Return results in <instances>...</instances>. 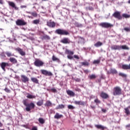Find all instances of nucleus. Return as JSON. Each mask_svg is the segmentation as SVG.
Here are the masks:
<instances>
[{
    "mask_svg": "<svg viewBox=\"0 0 130 130\" xmlns=\"http://www.w3.org/2000/svg\"><path fill=\"white\" fill-rule=\"evenodd\" d=\"M75 81L76 82H81V79H80V78H76V79H75Z\"/></svg>",
    "mask_w": 130,
    "mask_h": 130,
    "instance_id": "13d9d810",
    "label": "nucleus"
},
{
    "mask_svg": "<svg viewBox=\"0 0 130 130\" xmlns=\"http://www.w3.org/2000/svg\"><path fill=\"white\" fill-rule=\"evenodd\" d=\"M45 107H51L52 106V103L50 101H47L44 104Z\"/></svg>",
    "mask_w": 130,
    "mask_h": 130,
    "instance_id": "aec40b11",
    "label": "nucleus"
},
{
    "mask_svg": "<svg viewBox=\"0 0 130 130\" xmlns=\"http://www.w3.org/2000/svg\"><path fill=\"white\" fill-rule=\"evenodd\" d=\"M121 69L122 70H124L125 71H127L130 70V63L129 64H122Z\"/></svg>",
    "mask_w": 130,
    "mask_h": 130,
    "instance_id": "2eb2a0df",
    "label": "nucleus"
},
{
    "mask_svg": "<svg viewBox=\"0 0 130 130\" xmlns=\"http://www.w3.org/2000/svg\"><path fill=\"white\" fill-rule=\"evenodd\" d=\"M67 57L69 59H73L74 57L72 56V55H67Z\"/></svg>",
    "mask_w": 130,
    "mask_h": 130,
    "instance_id": "3c124183",
    "label": "nucleus"
},
{
    "mask_svg": "<svg viewBox=\"0 0 130 130\" xmlns=\"http://www.w3.org/2000/svg\"><path fill=\"white\" fill-rule=\"evenodd\" d=\"M26 97L28 99H33L35 98V96L30 94L29 93L27 94V95L26 96Z\"/></svg>",
    "mask_w": 130,
    "mask_h": 130,
    "instance_id": "e433bc0d",
    "label": "nucleus"
},
{
    "mask_svg": "<svg viewBox=\"0 0 130 130\" xmlns=\"http://www.w3.org/2000/svg\"><path fill=\"white\" fill-rule=\"evenodd\" d=\"M112 16L115 19H117L118 20H122V16L120 14V12L119 11H116L113 14Z\"/></svg>",
    "mask_w": 130,
    "mask_h": 130,
    "instance_id": "0eeeda50",
    "label": "nucleus"
},
{
    "mask_svg": "<svg viewBox=\"0 0 130 130\" xmlns=\"http://www.w3.org/2000/svg\"><path fill=\"white\" fill-rule=\"evenodd\" d=\"M117 73H118L117 71L116 70V69H111L110 70V73L111 74L116 75V74H117Z\"/></svg>",
    "mask_w": 130,
    "mask_h": 130,
    "instance_id": "72a5a7b5",
    "label": "nucleus"
},
{
    "mask_svg": "<svg viewBox=\"0 0 130 130\" xmlns=\"http://www.w3.org/2000/svg\"><path fill=\"white\" fill-rule=\"evenodd\" d=\"M60 42L63 44H70L71 43V40H70L69 38H63L60 40Z\"/></svg>",
    "mask_w": 130,
    "mask_h": 130,
    "instance_id": "f8f14e48",
    "label": "nucleus"
},
{
    "mask_svg": "<svg viewBox=\"0 0 130 130\" xmlns=\"http://www.w3.org/2000/svg\"><path fill=\"white\" fill-rule=\"evenodd\" d=\"M9 66H10L9 63L6 62H2L0 63V67L4 72H6V67H9Z\"/></svg>",
    "mask_w": 130,
    "mask_h": 130,
    "instance_id": "ddd939ff",
    "label": "nucleus"
},
{
    "mask_svg": "<svg viewBox=\"0 0 130 130\" xmlns=\"http://www.w3.org/2000/svg\"><path fill=\"white\" fill-rule=\"evenodd\" d=\"M100 26L101 27H102L103 28H111L113 27V24L111 23H109L108 22H102L100 24Z\"/></svg>",
    "mask_w": 130,
    "mask_h": 130,
    "instance_id": "39448f33",
    "label": "nucleus"
},
{
    "mask_svg": "<svg viewBox=\"0 0 130 130\" xmlns=\"http://www.w3.org/2000/svg\"><path fill=\"white\" fill-rule=\"evenodd\" d=\"M95 127H96L98 129L105 130V129H106V128H107V127L102 125H99V124L95 125Z\"/></svg>",
    "mask_w": 130,
    "mask_h": 130,
    "instance_id": "a211bd4d",
    "label": "nucleus"
},
{
    "mask_svg": "<svg viewBox=\"0 0 130 130\" xmlns=\"http://www.w3.org/2000/svg\"><path fill=\"white\" fill-rule=\"evenodd\" d=\"M47 26L49 27L50 28H55V26H56V23L54 22V21H51V20L47 22Z\"/></svg>",
    "mask_w": 130,
    "mask_h": 130,
    "instance_id": "1a4fd4ad",
    "label": "nucleus"
},
{
    "mask_svg": "<svg viewBox=\"0 0 130 130\" xmlns=\"http://www.w3.org/2000/svg\"><path fill=\"white\" fill-rule=\"evenodd\" d=\"M16 2H22V0H15Z\"/></svg>",
    "mask_w": 130,
    "mask_h": 130,
    "instance_id": "69168bd1",
    "label": "nucleus"
},
{
    "mask_svg": "<svg viewBox=\"0 0 130 130\" xmlns=\"http://www.w3.org/2000/svg\"><path fill=\"white\" fill-rule=\"evenodd\" d=\"M15 23L17 26H25L27 25V22L23 19H17Z\"/></svg>",
    "mask_w": 130,
    "mask_h": 130,
    "instance_id": "423d86ee",
    "label": "nucleus"
},
{
    "mask_svg": "<svg viewBox=\"0 0 130 130\" xmlns=\"http://www.w3.org/2000/svg\"><path fill=\"white\" fill-rule=\"evenodd\" d=\"M16 51H17L20 55L22 56H24V55H26V52L25 51H23L22 49L21 48L18 47L15 49Z\"/></svg>",
    "mask_w": 130,
    "mask_h": 130,
    "instance_id": "9d476101",
    "label": "nucleus"
},
{
    "mask_svg": "<svg viewBox=\"0 0 130 130\" xmlns=\"http://www.w3.org/2000/svg\"><path fill=\"white\" fill-rule=\"evenodd\" d=\"M32 23H33V24L37 25V24H39V23H40V20H39V19L34 20H33Z\"/></svg>",
    "mask_w": 130,
    "mask_h": 130,
    "instance_id": "4c0bfd02",
    "label": "nucleus"
},
{
    "mask_svg": "<svg viewBox=\"0 0 130 130\" xmlns=\"http://www.w3.org/2000/svg\"><path fill=\"white\" fill-rule=\"evenodd\" d=\"M113 95L114 96L121 95V88L119 86H116L114 88Z\"/></svg>",
    "mask_w": 130,
    "mask_h": 130,
    "instance_id": "20e7f679",
    "label": "nucleus"
},
{
    "mask_svg": "<svg viewBox=\"0 0 130 130\" xmlns=\"http://www.w3.org/2000/svg\"><path fill=\"white\" fill-rule=\"evenodd\" d=\"M128 4H130V0L128 1Z\"/></svg>",
    "mask_w": 130,
    "mask_h": 130,
    "instance_id": "774afa93",
    "label": "nucleus"
},
{
    "mask_svg": "<svg viewBox=\"0 0 130 130\" xmlns=\"http://www.w3.org/2000/svg\"><path fill=\"white\" fill-rule=\"evenodd\" d=\"M22 103L24 106H26L25 110L29 112L30 111L31 109H34L35 108V104L34 103H30L29 104L27 103V100H23L22 101Z\"/></svg>",
    "mask_w": 130,
    "mask_h": 130,
    "instance_id": "f257e3e1",
    "label": "nucleus"
},
{
    "mask_svg": "<svg viewBox=\"0 0 130 130\" xmlns=\"http://www.w3.org/2000/svg\"><path fill=\"white\" fill-rule=\"evenodd\" d=\"M103 44L102 43V42H98L97 43H96L94 44V46H95V47H100V46H102V45Z\"/></svg>",
    "mask_w": 130,
    "mask_h": 130,
    "instance_id": "2f4dec72",
    "label": "nucleus"
},
{
    "mask_svg": "<svg viewBox=\"0 0 130 130\" xmlns=\"http://www.w3.org/2000/svg\"><path fill=\"white\" fill-rule=\"evenodd\" d=\"M42 40H50V37L47 35H45L42 37Z\"/></svg>",
    "mask_w": 130,
    "mask_h": 130,
    "instance_id": "b1692460",
    "label": "nucleus"
},
{
    "mask_svg": "<svg viewBox=\"0 0 130 130\" xmlns=\"http://www.w3.org/2000/svg\"><path fill=\"white\" fill-rule=\"evenodd\" d=\"M30 80L35 84H39V80H38V79L35 77H31Z\"/></svg>",
    "mask_w": 130,
    "mask_h": 130,
    "instance_id": "5701e85b",
    "label": "nucleus"
},
{
    "mask_svg": "<svg viewBox=\"0 0 130 130\" xmlns=\"http://www.w3.org/2000/svg\"><path fill=\"white\" fill-rule=\"evenodd\" d=\"M4 90L5 91V92H6L7 93H10L11 92V90H10L9 88H8V87H6L4 89Z\"/></svg>",
    "mask_w": 130,
    "mask_h": 130,
    "instance_id": "09e8293b",
    "label": "nucleus"
},
{
    "mask_svg": "<svg viewBox=\"0 0 130 130\" xmlns=\"http://www.w3.org/2000/svg\"><path fill=\"white\" fill-rule=\"evenodd\" d=\"M34 64L37 68H41L44 66V62H43L40 59L36 58L35 61L34 62Z\"/></svg>",
    "mask_w": 130,
    "mask_h": 130,
    "instance_id": "7ed1b4c3",
    "label": "nucleus"
},
{
    "mask_svg": "<svg viewBox=\"0 0 130 130\" xmlns=\"http://www.w3.org/2000/svg\"><path fill=\"white\" fill-rule=\"evenodd\" d=\"M21 9H26L27 8V6L25 5H22L20 6Z\"/></svg>",
    "mask_w": 130,
    "mask_h": 130,
    "instance_id": "5fc2aeb1",
    "label": "nucleus"
},
{
    "mask_svg": "<svg viewBox=\"0 0 130 130\" xmlns=\"http://www.w3.org/2000/svg\"><path fill=\"white\" fill-rule=\"evenodd\" d=\"M83 72L85 74H88L89 73V71L88 70H84Z\"/></svg>",
    "mask_w": 130,
    "mask_h": 130,
    "instance_id": "6e6d98bb",
    "label": "nucleus"
},
{
    "mask_svg": "<svg viewBox=\"0 0 130 130\" xmlns=\"http://www.w3.org/2000/svg\"><path fill=\"white\" fill-rule=\"evenodd\" d=\"M129 109H130V106L127 107V108H124V110H125L124 112H125L126 115H127V116H128V115H130Z\"/></svg>",
    "mask_w": 130,
    "mask_h": 130,
    "instance_id": "412c9836",
    "label": "nucleus"
},
{
    "mask_svg": "<svg viewBox=\"0 0 130 130\" xmlns=\"http://www.w3.org/2000/svg\"><path fill=\"white\" fill-rule=\"evenodd\" d=\"M91 108L94 110L96 107L94 106H91Z\"/></svg>",
    "mask_w": 130,
    "mask_h": 130,
    "instance_id": "052dcab7",
    "label": "nucleus"
},
{
    "mask_svg": "<svg viewBox=\"0 0 130 130\" xmlns=\"http://www.w3.org/2000/svg\"><path fill=\"white\" fill-rule=\"evenodd\" d=\"M130 127V124H128V125H126V128H128Z\"/></svg>",
    "mask_w": 130,
    "mask_h": 130,
    "instance_id": "bf43d9fd",
    "label": "nucleus"
},
{
    "mask_svg": "<svg viewBox=\"0 0 130 130\" xmlns=\"http://www.w3.org/2000/svg\"><path fill=\"white\" fill-rule=\"evenodd\" d=\"M5 54H6V55L8 57H10L11 56H14V54H12V53L10 52H6L5 53Z\"/></svg>",
    "mask_w": 130,
    "mask_h": 130,
    "instance_id": "58836bf2",
    "label": "nucleus"
},
{
    "mask_svg": "<svg viewBox=\"0 0 130 130\" xmlns=\"http://www.w3.org/2000/svg\"><path fill=\"white\" fill-rule=\"evenodd\" d=\"M43 102L44 101L43 100H42L41 101H39L37 103V105L38 106H42V105H43Z\"/></svg>",
    "mask_w": 130,
    "mask_h": 130,
    "instance_id": "7c9ffc66",
    "label": "nucleus"
},
{
    "mask_svg": "<svg viewBox=\"0 0 130 130\" xmlns=\"http://www.w3.org/2000/svg\"><path fill=\"white\" fill-rule=\"evenodd\" d=\"M3 124L2 123V122H0V127H2L3 126Z\"/></svg>",
    "mask_w": 130,
    "mask_h": 130,
    "instance_id": "0e129e2a",
    "label": "nucleus"
},
{
    "mask_svg": "<svg viewBox=\"0 0 130 130\" xmlns=\"http://www.w3.org/2000/svg\"><path fill=\"white\" fill-rule=\"evenodd\" d=\"M52 59L53 61L59 60V59L58 58H56V57H55L54 55L52 56Z\"/></svg>",
    "mask_w": 130,
    "mask_h": 130,
    "instance_id": "c03bdc74",
    "label": "nucleus"
},
{
    "mask_svg": "<svg viewBox=\"0 0 130 130\" xmlns=\"http://www.w3.org/2000/svg\"><path fill=\"white\" fill-rule=\"evenodd\" d=\"M41 73L42 75H44V76H48L49 77H51V76H53L52 73L46 70H41Z\"/></svg>",
    "mask_w": 130,
    "mask_h": 130,
    "instance_id": "6e6552de",
    "label": "nucleus"
},
{
    "mask_svg": "<svg viewBox=\"0 0 130 130\" xmlns=\"http://www.w3.org/2000/svg\"><path fill=\"white\" fill-rule=\"evenodd\" d=\"M100 63V60L98 59V60H95L93 62V64H99Z\"/></svg>",
    "mask_w": 130,
    "mask_h": 130,
    "instance_id": "37998d69",
    "label": "nucleus"
},
{
    "mask_svg": "<svg viewBox=\"0 0 130 130\" xmlns=\"http://www.w3.org/2000/svg\"><path fill=\"white\" fill-rule=\"evenodd\" d=\"M68 109H75V107L73 106L72 105H69L68 106Z\"/></svg>",
    "mask_w": 130,
    "mask_h": 130,
    "instance_id": "49530a36",
    "label": "nucleus"
},
{
    "mask_svg": "<svg viewBox=\"0 0 130 130\" xmlns=\"http://www.w3.org/2000/svg\"><path fill=\"white\" fill-rule=\"evenodd\" d=\"M96 78H97V76L95 74H92L88 76V78L89 80H94V79H96Z\"/></svg>",
    "mask_w": 130,
    "mask_h": 130,
    "instance_id": "c85d7f7f",
    "label": "nucleus"
},
{
    "mask_svg": "<svg viewBox=\"0 0 130 130\" xmlns=\"http://www.w3.org/2000/svg\"><path fill=\"white\" fill-rule=\"evenodd\" d=\"M10 62H12V63H17L18 62V61H17V59L14 57H11L9 59Z\"/></svg>",
    "mask_w": 130,
    "mask_h": 130,
    "instance_id": "bb28decb",
    "label": "nucleus"
},
{
    "mask_svg": "<svg viewBox=\"0 0 130 130\" xmlns=\"http://www.w3.org/2000/svg\"><path fill=\"white\" fill-rule=\"evenodd\" d=\"M67 93L68 95H69V96H72V97H74L75 96V92H74V91L72 90H67Z\"/></svg>",
    "mask_w": 130,
    "mask_h": 130,
    "instance_id": "4be33fe9",
    "label": "nucleus"
},
{
    "mask_svg": "<svg viewBox=\"0 0 130 130\" xmlns=\"http://www.w3.org/2000/svg\"><path fill=\"white\" fill-rule=\"evenodd\" d=\"M31 130H38L37 126H33L31 128Z\"/></svg>",
    "mask_w": 130,
    "mask_h": 130,
    "instance_id": "4d7b16f0",
    "label": "nucleus"
},
{
    "mask_svg": "<svg viewBox=\"0 0 130 130\" xmlns=\"http://www.w3.org/2000/svg\"><path fill=\"white\" fill-rule=\"evenodd\" d=\"M38 121L41 124H44L45 123V120L43 118H39Z\"/></svg>",
    "mask_w": 130,
    "mask_h": 130,
    "instance_id": "cd10ccee",
    "label": "nucleus"
},
{
    "mask_svg": "<svg viewBox=\"0 0 130 130\" xmlns=\"http://www.w3.org/2000/svg\"><path fill=\"white\" fill-rule=\"evenodd\" d=\"M27 14H30V15H31V16H32L33 17H37L38 16L37 13H36V12H27Z\"/></svg>",
    "mask_w": 130,
    "mask_h": 130,
    "instance_id": "473e14b6",
    "label": "nucleus"
},
{
    "mask_svg": "<svg viewBox=\"0 0 130 130\" xmlns=\"http://www.w3.org/2000/svg\"><path fill=\"white\" fill-rule=\"evenodd\" d=\"M112 50H120V46L114 45L111 47Z\"/></svg>",
    "mask_w": 130,
    "mask_h": 130,
    "instance_id": "f3484780",
    "label": "nucleus"
},
{
    "mask_svg": "<svg viewBox=\"0 0 130 130\" xmlns=\"http://www.w3.org/2000/svg\"><path fill=\"white\" fill-rule=\"evenodd\" d=\"M74 58H76V59H80V57H79V56L77 55H74Z\"/></svg>",
    "mask_w": 130,
    "mask_h": 130,
    "instance_id": "603ef678",
    "label": "nucleus"
},
{
    "mask_svg": "<svg viewBox=\"0 0 130 130\" xmlns=\"http://www.w3.org/2000/svg\"><path fill=\"white\" fill-rule=\"evenodd\" d=\"M0 4H1V5H3V0H0Z\"/></svg>",
    "mask_w": 130,
    "mask_h": 130,
    "instance_id": "e2e57ef3",
    "label": "nucleus"
},
{
    "mask_svg": "<svg viewBox=\"0 0 130 130\" xmlns=\"http://www.w3.org/2000/svg\"><path fill=\"white\" fill-rule=\"evenodd\" d=\"M21 78L22 83H27V82H29V78L25 75H21Z\"/></svg>",
    "mask_w": 130,
    "mask_h": 130,
    "instance_id": "4468645a",
    "label": "nucleus"
},
{
    "mask_svg": "<svg viewBox=\"0 0 130 130\" xmlns=\"http://www.w3.org/2000/svg\"><path fill=\"white\" fill-rule=\"evenodd\" d=\"M119 77H122V78H126V77H127L126 74H123L122 73H119Z\"/></svg>",
    "mask_w": 130,
    "mask_h": 130,
    "instance_id": "ea45409f",
    "label": "nucleus"
},
{
    "mask_svg": "<svg viewBox=\"0 0 130 130\" xmlns=\"http://www.w3.org/2000/svg\"><path fill=\"white\" fill-rule=\"evenodd\" d=\"M74 104L75 105H81V106H85L87 104V101L84 102L83 101H75Z\"/></svg>",
    "mask_w": 130,
    "mask_h": 130,
    "instance_id": "9b49d317",
    "label": "nucleus"
},
{
    "mask_svg": "<svg viewBox=\"0 0 130 130\" xmlns=\"http://www.w3.org/2000/svg\"><path fill=\"white\" fill-rule=\"evenodd\" d=\"M50 91L52 93H56V92H57V90H56V89L55 88H51Z\"/></svg>",
    "mask_w": 130,
    "mask_h": 130,
    "instance_id": "de8ad7c7",
    "label": "nucleus"
},
{
    "mask_svg": "<svg viewBox=\"0 0 130 130\" xmlns=\"http://www.w3.org/2000/svg\"><path fill=\"white\" fill-rule=\"evenodd\" d=\"M81 66H86L88 67V66L90 65V63H89L88 62L85 61V62H82L81 63Z\"/></svg>",
    "mask_w": 130,
    "mask_h": 130,
    "instance_id": "a19ab883",
    "label": "nucleus"
},
{
    "mask_svg": "<svg viewBox=\"0 0 130 130\" xmlns=\"http://www.w3.org/2000/svg\"><path fill=\"white\" fill-rule=\"evenodd\" d=\"M8 5H9L10 7H12V8L15 9V10H18V7H16V4H15L14 2L9 1Z\"/></svg>",
    "mask_w": 130,
    "mask_h": 130,
    "instance_id": "6ab92c4d",
    "label": "nucleus"
},
{
    "mask_svg": "<svg viewBox=\"0 0 130 130\" xmlns=\"http://www.w3.org/2000/svg\"><path fill=\"white\" fill-rule=\"evenodd\" d=\"M124 30L126 32H130V28L129 27H124Z\"/></svg>",
    "mask_w": 130,
    "mask_h": 130,
    "instance_id": "8fccbe9b",
    "label": "nucleus"
},
{
    "mask_svg": "<svg viewBox=\"0 0 130 130\" xmlns=\"http://www.w3.org/2000/svg\"><path fill=\"white\" fill-rule=\"evenodd\" d=\"M66 52L68 55H74V52L70 50H66Z\"/></svg>",
    "mask_w": 130,
    "mask_h": 130,
    "instance_id": "c756f323",
    "label": "nucleus"
},
{
    "mask_svg": "<svg viewBox=\"0 0 130 130\" xmlns=\"http://www.w3.org/2000/svg\"><path fill=\"white\" fill-rule=\"evenodd\" d=\"M94 102L95 103H96V105H98V104H100L101 103V101L98 99V98H96L95 100H94Z\"/></svg>",
    "mask_w": 130,
    "mask_h": 130,
    "instance_id": "79ce46f5",
    "label": "nucleus"
},
{
    "mask_svg": "<svg viewBox=\"0 0 130 130\" xmlns=\"http://www.w3.org/2000/svg\"><path fill=\"white\" fill-rule=\"evenodd\" d=\"M102 111L104 113H106L107 110H106V109H105L102 108Z\"/></svg>",
    "mask_w": 130,
    "mask_h": 130,
    "instance_id": "864d4df0",
    "label": "nucleus"
},
{
    "mask_svg": "<svg viewBox=\"0 0 130 130\" xmlns=\"http://www.w3.org/2000/svg\"><path fill=\"white\" fill-rule=\"evenodd\" d=\"M120 49H123L124 50H129V48L126 46V45H120Z\"/></svg>",
    "mask_w": 130,
    "mask_h": 130,
    "instance_id": "393cba45",
    "label": "nucleus"
},
{
    "mask_svg": "<svg viewBox=\"0 0 130 130\" xmlns=\"http://www.w3.org/2000/svg\"><path fill=\"white\" fill-rule=\"evenodd\" d=\"M61 117H63V116L62 115H59L58 113H56L54 116L55 119H59V118H61Z\"/></svg>",
    "mask_w": 130,
    "mask_h": 130,
    "instance_id": "a878e982",
    "label": "nucleus"
},
{
    "mask_svg": "<svg viewBox=\"0 0 130 130\" xmlns=\"http://www.w3.org/2000/svg\"><path fill=\"white\" fill-rule=\"evenodd\" d=\"M122 17L125 18V19H128V18H130V15L124 13L122 15Z\"/></svg>",
    "mask_w": 130,
    "mask_h": 130,
    "instance_id": "c9c22d12",
    "label": "nucleus"
},
{
    "mask_svg": "<svg viewBox=\"0 0 130 130\" xmlns=\"http://www.w3.org/2000/svg\"><path fill=\"white\" fill-rule=\"evenodd\" d=\"M127 60L128 61H130V56L128 57Z\"/></svg>",
    "mask_w": 130,
    "mask_h": 130,
    "instance_id": "680f3d73",
    "label": "nucleus"
},
{
    "mask_svg": "<svg viewBox=\"0 0 130 130\" xmlns=\"http://www.w3.org/2000/svg\"><path fill=\"white\" fill-rule=\"evenodd\" d=\"M100 96L103 99H108V98H109V95L107 93L104 92V91H102L101 93Z\"/></svg>",
    "mask_w": 130,
    "mask_h": 130,
    "instance_id": "dca6fc26",
    "label": "nucleus"
},
{
    "mask_svg": "<svg viewBox=\"0 0 130 130\" xmlns=\"http://www.w3.org/2000/svg\"><path fill=\"white\" fill-rule=\"evenodd\" d=\"M64 108V105L61 104L59 105L56 108V109H63Z\"/></svg>",
    "mask_w": 130,
    "mask_h": 130,
    "instance_id": "f704fd0d",
    "label": "nucleus"
},
{
    "mask_svg": "<svg viewBox=\"0 0 130 130\" xmlns=\"http://www.w3.org/2000/svg\"><path fill=\"white\" fill-rule=\"evenodd\" d=\"M86 9L87 10H88L89 11H94V8L92 7H86Z\"/></svg>",
    "mask_w": 130,
    "mask_h": 130,
    "instance_id": "a18cd8bd",
    "label": "nucleus"
},
{
    "mask_svg": "<svg viewBox=\"0 0 130 130\" xmlns=\"http://www.w3.org/2000/svg\"><path fill=\"white\" fill-rule=\"evenodd\" d=\"M51 32H52V31H49L48 32L49 34H51Z\"/></svg>",
    "mask_w": 130,
    "mask_h": 130,
    "instance_id": "338daca9",
    "label": "nucleus"
},
{
    "mask_svg": "<svg viewBox=\"0 0 130 130\" xmlns=\"http://www.w3.org/2000/svg\"><path fill=\"white\" fill-rule=\"evenodd\" d=\"M55 33H56V34H58V35H64L65 36L70 35V32H69L68 30L60 28L56 29Z\"/></svg>",
    "mask_w": 130,
    "mask_h": 130,
    "instance_id": "f03ea898",
    "label": "nucleus"
}]
</instances>
